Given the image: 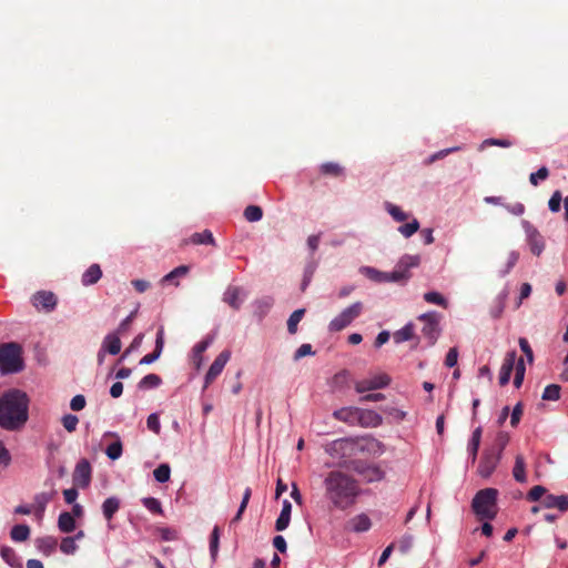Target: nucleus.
<instances>
[{
	"label": "nucleus",
	"mask_w": 568,
	"mask_h": 568,
	"mask_svg": "<svg viewBox=\"0 0 568 568\" xmlns=\"http://www.w3.org/2000/svg\"><path fill=\"white\" fill-rule=\"evenodd\" d=\"M323 487L326 499L339 510L354 506L362 494L358 481L338 469L331 470L324 476Z\"/></svg>",
	"instance_id": "f257e3e1"
},
{
	"label": "nucleus",
	"mask_w": 568,
	"mask_h": 568,
	"mask_svg": "<svg viewBox=\"0 0 568 568\" xmlns=\"http://www.w3.org/2000/svg\"><path fill=\"white\" fill-rule=\"evenodd\" d=\"M29 418V397L20 389H10L0 396V427L17 432L24 427Z\"/></svg>",
	"instance_id": "f03ea898"
},
{
	"label": "nucleus",
	"mask_w": 568,
	"mask_h": 568,
	"mask_svg": "<svg viewBox=\"0 0 568 568\" xmlns=\"http://www.w3.org/2000/svg\"><path fill=\"white\" fill-rule=\"evenodd\" d=\"M497 496L495 488H485L479 490L473 498L471 508L476 516L481 520H493L497 515Z\"/></svg>",
	"instance_id": "7ed1b4c3"
},
{
	"label": "nucleus",
	"mask_w": 568,
	"mask_h": 568,
	"mask_svg": "<svg viewBox=\"0 0 568 568\" xmlns=\"http://www.w3.org/2000/svg\"><path fill=\"white\" fill-rule=\"evenodd\" d=\"M21 346L17 343L0 345V373L2 375L19 373L23 369Z\"/></svg>",
	"instance_id": "20e7f679"
},
{
	"label": "nucleus",
	"mask_w": 568,
	"mask_h": 568,
	"mask_svg": "<svg viewBox=\"0 0 568 568\" xmlns=\"http://www.w3.org/2000/svg\"><path fill=\"white\" fill-rule=\"evenodd\" d=\"M364 305L362 302H355L345 307L328 324V331L332 333L341 332L349 326L362 313Z\"/></svg>",
	"instance_id": "39448f33"
},
{
	"label": "nucleus",
	"mask_w": 568,
	"mask_h": 568,
	"mask_svg": "<svg viewBox=\"0 0 568 568\" xmlns=\"http://www.w3.org/2000/svg\"><path fill=\"white\" fill-rule=\"evenodd\" d=\"M418 320L424 323V326L422 328V334L427 339L428 345L433 346L439 335H440V327H439V321L440 315L437 312H427L424 314H420L418 316Z\"/></svg>",
	"instance_id": "423d86ee"
},
{
	"label": "nucleus",
	"mask_w": 568,
	"mask_h": 568,
	"mask_svg": "<svg viewBox=\"0 0 568 568\" xmlns=\"http://www.w3.org/2000/svg\"><path fill=\"white\" fill-rule=\"evenodd\" d=\"M390 382L392 378L388 374L376 373L367 378L356 381L354 387L357 393L363 394L369 390L386 388L389 386Z\"/></svg>",
	"instance_id": "0eeeda50"
},
{
	"label": "nucleus",
	"mask_w": 568,
	"mask_h": 568,
	"mask_svg": "<svg viewBox=\"0 0 568 568\" xmlns=\"http://www.w3.org/2000/svg\"><path fill=\"white\" fill-rule=\"evenodd\" d=\"M504 445L499 448L486 449L478 465V474L483 478H488L496 469L500 462Z\"/></svg>",
	"instance_id": "6e6552de"
},
{
	"label": "nucleus",
	"mask_w": 568,
	"mask_h": 568,
	"mask_svg": "<svg viewBox=\"0 0 568 568\" xmlns=\"http://www.w3.org/2000/svg\"><path fill=\"white\" fill-rule=\"evenodd\" d=\"M231 358V352L225 349L221 352L217 357L214 359V362L211 364L207 373L204 377V388H207L215 379L216 377L223 372L225 365Z\"/></svg>",
	"instance_id": "1a4fd4ad"
},
{
	"label": "nucleus",
	"mask_w": 568,
	"mask_h": 568,
	"mask_svg": "<svg viewBox=\"0 0 568 568\" xmlns=\"http://www.w3.org/2000/svg\"><path fill=\"white\" fill-rule=\"evenodd\" d=\"M353 470L359 475L365 483H375L384 478V471L375 465L355 463Z\"/></svg>",
	"instance_id": "9d476101"
},
{
	"label": "nucleus",
	"mask_w": 568,
	"mask_h": 568,
	"mask_svg": "<svg viewBox=\"0 0 568 568\" xmlns=\"http://www.w3.org/2000/svg\"><path fill=\"white\" fill-rule=\"evenodd\" d=\"M523 227L527 235V241L530 246V251L535 255H540L545 248V243L542 236L539 234L537 229H535L528 221L521 222Z\"/></svg>",
	"instance_id": "9b49d317"
},
{
	"label": "nucleus",
	"mask_w": 568,
	"mask_h": 568,
	"mask_svg": "<svg viewBox=\"0 0 568 568\" xmlns=\"http://www.w3.org/2000/svg\"><path fill=\"white\" fill-rule=\"evenodd\" d=\"M55 494H57L55 490H51V491H42V493L34 495L32 508H33V515L39 523L42 521L47 506L53 499Z\"/></svg>",
	"instance_id": "f8f14e48"
},
{
	"label": "nucleus",
	"mask_w": 568,
	"mask_h": 568,
	"mask_svg": "<svg viewBox=\"0 0 568 568\" xmlns=\"http://www.w3.org/2000/svg\"><path fill=\"white\" fill-rule=\"evenodd\" d=\"M246 297V292L240 287L234 285H229L223 293V302L231 306L233 310H240L244 300Z\"/></svg>",
	"instance_id": "ddd939ff"
},
{
	"label": "nucleus",
	"mask_w": 568,
	"mask_h": 568,
	"mask_svg": "<svg viewBox=\"0 0 568 568\" xmlns=\"http://www.w3.org/2000/svg\"><path fill=\"white\" fill-rule=\"evenodd\" d=\"M91 465L87 459H81L73 471V481L79 487L85 488L91 481Z\"/></svg>",
	"instance_id": "4468645a"
},
{
	"label": "nucleus",
	"mask_w": 568,
	"mask_h": 568,
	"mask_svg": "<svg viewBox=\"0 0 568 568\" xmlns=\"http://www.w3.org/2000/svg\"><path fill=\"white\" fill-rule=\"evenodd\" d=\"M358 425L362 427H371L375 428L383 424V417L377 412L373 409H365L358 407Z\"/></svg>",
	"instance_id": "2eb2a0df"
},
{
	"label": "nucleus",
	"mask_w": 568,
	"mask_h": 568,
	"mask_svg": "<svg viewBox=\"0 0 568 568\" xmlns=\"http://www.w3.org/2000/svg\"><path fill=\"white\" fill-rule=\"evenodd\" d=\"M517 353L516 351H510L505 355L503 361L500 371H499V384L500 386H505L509 383L511 373L514 371V366L516 364Z\"/></svg>",
	"instance_id": "dca6fc26"
},
{
	"label": "nucleus",
	"mask_w": 568,
	"mask_h": 568,
	"mask_svg": "<svg viewBox=\"0 0 568 568\" xmlns=\"http://www.w3.org/2000/svg\"><path fill=\"white\" fill-rule=\"evenodd\" d=\"M212 343L213 336H206L193 346L192 362L195 369H200L202 367L204 361L203 353L211 346Z\"/></svg>",
	"instance_id": "f3484780"
},
{
	"label": "nucleus",
	"mask_w": 568,
	"mask_h": 568,
	"mask_svg": "<svg viewBox=\"0 0 568 568\" xmlns=\"http://www.w3.org/2000/svg\"><path fill=\"white\" fill-rule=\"evenodd\" d=\"M334 418L348 425H358V407H343L333 413Z\"/></svg>",
	"instance_id": "a211bd4d"
},
{
	"label": "nucleus",
	"mask_w": 568,
	"mask_h": 568,
	"mask_svg": "<svg viewBox=\"0 0 568 568\" xmlns=\"http://www.w3.org/2000/svg\"><path fill=\"white\" fill-rule=\"evenodd\" d=\"M545 508H558L560 511L568 510V495H546L541 501Z\"/></svg>",
	"instance_id": "6ab92c4d"
},
{
	"label": "nucleus",
	"mask_w": 568,
	"mask_h": 568,
	"mask_svg": "<svg viewBox=\"0 0 568 568\" xmlns=\"http://www.w3.org/2000/svg\"><path fill=\"white\" fill-rule=\"evenodd\" d=\"M291 513H292V504L290 500L284 499L282 503V509L280 516L275 521V530L283 531L285 530L291 521Z\"/></svg>",
	"instance_id": "aec40b11"
},
{
	"label": "nucleus",
	"mask_w": 568,
	"mask_h": 568,
	"mask_svg": "<svg viewBox=\"0 0 568 568\" xmlns=\"http://www.w3.org/2000/svg\"><path fill=\"white\" fill-rule=\"evenodd\" d=\"M33 304L37 307H42L44 310L51 311L57 305V298L53 293L42 291V292H38L33 296Z\"/></svg>",
	"instance_id": "412c9836"
},
{
	"label": "nucleus",
	"mask_w": 568,
	"mask_h": 568,
	"mask_svg": "<svg viewBox=\"0 0 568 568\" xmlns=\"http://www.w3.org/2000/svg\"><path fill=\"white\" fill-rule=\"evenodd\" d=\"M121 339L118 333L108 334L101 344L103 352H106L110 355H118L121 351Z\"/></svg>",
	"instance_id": "4be33fe9"
},
{
	"label": "nucleus",
	"mask_w": 568,
	"mask_h": 568,
	"mask_svg": "<svg viewBox=\"0 0 568 568\" xmlns=\"http://www.w3.org/2000/svg\"><path fill=\"white\" fill-rule=\"evenodd\" d=\"M273 306L272 297H263L254 301L253 303V314L258 320L262 321L270 312Z\"/></svg>",
	"instance_id": "5701e85b"
},
{
	"label": "nucleus",
	"mask_w": 568,
	"mask_h": 568,
	"mask_svg": "<svg viewBox=\"0 0 568 568\" xmlns=\"http://www.w3.org/2000/svg\"><path fill=\"white\" fill-rule=\"evenodd\" d=\"M372 527L371 518L366 514H358L349 520V529L355 532H365Z\"/></svg>",
	"instance_id": "b1692460"
},
{
	"label": "nucleus",
	"mask_w": 568,
	"mask_h": 568,
	"mask_svg": "<svg viewBox=\"0 0 568 568\" xmlns=\"http://www.w3.org/2000/svg\"><path fill=\"white\" fill-rule=\"evenodd\" d=\"M0 556L11 568H22V560L13 548L9 546H2L0 549Z\"/></svg>",
	"instance_id": "393cba45"
},
{
	"label": "nucleus",
	"mask_w": 568,
	"mask_h": 568,
	"mask_svg": "<svg viewBox=\"0 0 568 568\" xmlns=\"http://www.w3.org/2000/svg\"><path fill=\"white\" fill-rule=\"evenodd\" d=\"M58 528L63 534L73 532L77 528L74 516L68 511H63L58 517Z\"/></svg>",
	"instance_id": "a878e982"
},
{
	"label": "nucleus",
	"mask_w": 568,
	"mask_h": 568,
	"mask_svg": "<svg viewBox=\"0 0 568 568\" xmlns=\"http://www.w3.org/2000/svg\"><path fill=\"white\" fill-rule=\"evenodd\" d=\"M57 545V539L52 536H44L36 539L37 549L45 556H50L54 552Z\"/></svg>",
	"instance_id": "bb28decb"
},
{
	"label": "nucleus",
	"mask_w": 568,
	"mask_h": 568,
	"mask_svg": "<svg viewBox=\"0 0 568 568\" xmlns=\"http://www.w3.org/2000/svg\"><path fill=\"white\" fill-rule=\"evenodd\" d=\"M420 264L419 255L404 254L397 262V267L405 274H410L409 270Z\"/></svg>",
	"instance_id": "cd10ccee"
},
{
	"label": "nucleus",
	"mask_w": 568,
	"mask_h": 568,
	"mask_svg": "<svg viewBox=\"0 0 568 568\" xmlns=\"http://www.w3.org/2000/svg\"><path fill=\"white\" fill-rule=\"evenodd\" d=\"M102 276V271L99 264H92L83 274L81 282L84 286L95 284Z\"/></svg>",
	"instance_id": "c85d7f7f"
},
{
	"label": "nucleus",
	"mask_w": 568,
	"mask_h": 568,
	"mask_svg": "<svg viewBox=\"0 0 568 568\" xmlns=\"http://www.w3.org/2000/svg\"><path fill=\"white\" fill-rule=\"evenodd\" d=\"M347 444L348 440L346 438L333 440L325 446V452L326 454L335 458L343 457Z\"/></svg>",
	"instance_id": "c756f323"
},
{
	"label": "nucleus",
	"mask_w": 568,
	"mask_h": 568,
	"mask_svg": "<svg viewBox=\"0 0 568 568\" xmlns=\"http://www.w3.org/2000/svg\"><path fill=\"white\" fill-rule=\"evenodd\" d=\"M415 336V327L412 322L407 323L400 329L394 333V342L396 344H402L404 342L413 339Z\"/></svg>",
	"instance_id": "7c9ffc66"
},
{
	"label": "nucleus",
	"mask_w": 568,
	"mask_h": 568,
	"mask_svg": "<svg viewBox=\"0 0 568 568\" xmlns=\"http://www.w3.org/2000/svg\"><path fill=\"white\" fill-rule=\"evenodd\" d=\"M110 435L115 437V440L106 446L105 455L111 460H116V459H119L122 456V453H123L122 442H121V439H120L118 434L110 433Z\"/></svg>",
	"instance_id": "2f4dec72"
},
{
	"label": "nucleus",
	"mask_w": 568,
	"mask_h": 568,
	"mask_svg": "<svg viewBox=\"0 0 568 568\" xmlns=\"http://www.w3.org/2000/svg\"><path fill=\"white\" fill-rule=\"evenodd\" d=\"M480 438H481V428L477 427L469 439L467 452L473 463H475L480 445Z\"/></svg>",
	"instance_id": "473e14b6"
},
{
	"label": "nucleus",
	"mask_w": 568,
	"mask_h": 568,
	"mask_svg": "<svg viewBox=\"0 0 568 568\" xmlns=\"http://www.w3.org/2000/svg\"><path fill=\"white\" fill-rule=\"evenodd\" d=\"M120 508V500L118 497L112 496L106 498L102 504V514L106 520H111L114 514Z\"/></svg>",
	"instance_id": "72a5a7b5"
},
{
	"label": "nucleus",
	"mask_w": 568,
	"mask_h": 568,
	"mask_svg": "<svg viewBox=\"0 0 568 568\" xmlns=\"http://www.w3.org/2000/svg\"><path fill=\"white\" fill-rule=\"evenodd\" d=\"M513 476H514L515 480L518 483L523 484V483L527 481L526 463H525V458L521 455H517L515 458Z\"/></svg>",
	"instance_id": "f704fd0d"
},
{
	"label": "nucleus",
	"mask_w": 568,
	"mask_h": 568,
	"mask_svg": "<svg viewBox=\"0 0 568 568\" xmlns=\"http://www.w3.org/2000/svg\"><path fill=\"white\" fill-rule=\"evenodd\" d=\"M30 537V528L28 525L19 524L14 525L10 530V538L16 542H22L28 540Z\"/></svg>",
	"instance_id": "c9c22d12"
},
{
	"label": "nucleus",
	"mask_w": 568,
	"mask_h": 568,
	"mask_svg": "<svg viewBox=\"0 0 568 568\" xmlns=\"http://www.w3.org/2000/svg\"><path fill=\"white\" fill-rule=\"evenodd\" d=\"M359 272L373 282L386 283V272L378 271L372 266H362Z\"/></svg>",
	"instance_id": "e433bc0d"
},
{
	"label": "nucleus",
	"mask_w": 568,
	"mask_h": 568,
	"mask_svg": "<svg viewBox=\"0 0 568 568\" xmlns=\"http://www.w3.org/2000/svg\"><path fill=\"white\" fill-rule=\"evenodd\" d=\"M304 314L305 310L298 308L290 315L287 320V331L290 334H295L297 332V325L302 321Z\"/></svg>",
	"instance_id": "4c0bfd02"
},
{
	"label": "nucleus",
	"mask_w": 568,
	"mask_h": 568,
	"mask_svg": "<svg viewBox=\"0 0 568 568\" xmlns=\"http://www.w3.org/2000/svg\"><path fill=\"white\" fill-rule=\"evenodd\" d=\"M220 528L215 526L211 532L210 537V555L213 561L216 560L220 547Z\"/></svg>",
	"instance_id": "58836bf2"
},
{
	"label": "nucleus",
	"mask_w": 568,
	"mask_h": 568,
	"mask_svg": "<svg viewBox=\"0 0 568 568\" xmlns=\"http://www.w3.org/2000/svg\"><path fill=\"white\" fill-rule=\"evenodd\" d=\"M154 479L158 483L164 484L170 480L171 477V468L169 464L159 465L153 471Z\"/></svg>",
	"instance_id": "ea45409f"
},
{
	"label": "nucleus",
	"mask_w": 568,
	"mask_h": 568,
	"mask_svg": "<svg viewBox=\"0 0 568 568\" xmlns=\"http://www.w3.org/2000/svg\"><path fill=\"white\" fill-rule=\"evenodd\" d=\"M385 210L397 222H404L408 219V214L405 213L398 205L393 203L386 202Z\"/></svg>",
	"instance_id": "a19ab883"
},
{
	"label": "nucleus",
	"mask_w": 568,
	"mask_h": 568,
	"mask_svg": "<svg viewBox=\"0 0 568 568\" xmlns=\"http://www.w3.org/2000/svg\"><path fill=\"white\" fill-rule=\"evenodd\" d=\"M189 266L180 265L169 272L166 275L162 277V283H173L174 280L185 276L189 273Z\"/></svg>",
	"instance_id": "79ce46f5"
},
{
	"label": "nucleus",
	"mask_w": 568,
	"mask_h": 568,
	"mask_svg": "<svg viewBox=\"0 0 568 568\" xmlns=\"http://www.w3.org/2000/svg\"><path fill=\"white\" fill-rule=\"evenodd\" d=\"M424 300L429 304L439 305L444 308L448 307L447 300L438 292L432 291L424 294Z\"/></svg>",
	"instance_id": "37998d69"
},
{
	"label": "nucleus",
	"mask_w": 568,
	"mask_h": 568,
	"mask_svg": "<svg viewBox=\"0 0 568 568\" xmlns=\"http://www.w3.org/2000/svg\"><path fill=\"white\" fill-rule=\"evenodd\" d=\"M60 551L64 555H74L78 551V545L74 541V538L70 536L62 538L59 545Z\"/></svg>",
	"instance_id": "c03bdc74"
},
{
	"label": "nucleus",
	"mask_w": 568,
	"mask_h": 568,
	"mask_svg": "<svg viewBox=\"0 0 568 568\" xmlns=\"http://www.w3.org/2000/svg\"><path fill=\"white\" fill-rule=\"evenodd\" d=\"M161 384V377L156 374H148L139 382V388H155Z\"/></svg>",
	"instance_id": "a18cd8bd"
},
{
	"label": "nucleus",
	"mask_w": 568,
	"mask_h": 568,
	"mask_svg": "<svg viewBox=\"0 0 568 568\" xmlns=\"http://www.w3.org/2000/svg\"><path fill=\"white\" fill-rule=\"evenodd\" d=\"M515 369V378H514V386L516 388H519L523 385L524 378H525V363L523 358L516 359V364L514 366Z\"/></svg>",
	"instance_id": "49530a36"
},
{
	"label": "nucleus",
	"mask_w": 568,
	"mask_h": 568,
	"mask_svg": "<svg viewBox=\"0 0 568 568\" xmlns=\"http://www.w3.org/2000/svg\"><path fill=\"white\" fill-rule=\"evenodd\" d=\"M419 222L416 219H413L410 222L400 225L398 227V232L405 237L409 239L419 230Z\"/></svg>",
	"instance_id": "de8ad7c7"
},
{
	"label": "nucleus",
	"mask_w": 568,
	"mask_h": 568,
	"mask_svg": "<svg viewBox=\"0 0 568 568\" xmlns=\"http://www.w3.org/2000/svg\"><path fill=\"white\" fill-rule=\"evenodd\" d=\"M410 276H412V274L403 273L402 270H399L396 265L392 272H386V283H388V282H394V283L407 282L410 278Z\"/></svg>",
	"instance_id": "09e8293b"
},
{
	"label": "nucleus",
	"mask_w": 568,
	"mask_h": 568,
	"mask_svg": "<svg viewBox=\"0 0 568 568\" xmlns=\"http://www.w3.org/2000/svg\"><path fill=\"white\" fill-rule=\"evenodd\" d=\"M142 505L152 514H162V505L161 501L154 497H144L142 498Z\"/></svg>",
	"instance_id": "8fccbe9b"
},
{
	"label": "nucleus",
	"mask_w": 568,
	"mask_h": 568,
	"mask_svg": "<svg viewBox=\"0 0 568 568\" xmlns=\"http://www.w3.org/2000/svg\"><path fill=\"white\" fill-rule=\"evenodd\" d=\"M560 386L557 384L547 385L544 389L541 398L544 400H558L560 397Z\"/></svg>",
	"instance_id": "3c124183"
},
{
	"label": "nucleus",
	"mask_w": 568,
	"mask_h": 568,
	"mask_svg": "<svg viewBox=\"0 0 568 568\" xmlns=\"http://www.w3.org/2000/svg\"><path fill=\"white\" fill-rule=\"evenodd\" d=\"M316 271V263L315 262H310L307 263V265L305 266L304 268V274H303V281H302V284H301V290L304 292L307 286L310 285L312 278H313V275Z\"/></svg>",
	"instance_id": "603ef678"
},
{
	"label": "nucleus",
	"mask_w": 568,
	"mask_h": 568,
	"mask_svg": "<svg viewBox=\"0 0 568 568\" xmlns=\"http://www.w3.org/2000/svg\"><path fill=\"white\" fill-rule=\"evenodd\" d=\"M262 216H263V211L257 205H248L244 210V217L248 222H258L262 219Z\"/></svg>",
	"instance_id": "864d4df0"
},
{
	"label": "nucleus",
	"mask_w": 568,
	"mask_h": 568,
	"mask_svg": "<svg viewBox=\"0 0 568 568\" xmlns=\"http://www.w3.org/2000/svg\"><path fill=\"white\" fill-rule=\"evenodd\" d=\"M191 241L194 244H214L213 234L207 230L201 233H194L191 237Z\"/></svg>",
	"instance_id": "5fc2aeb1"
},
{
	"label": "nucleus",
	"mask_w": 568,
	"mask_h": 568,
	"mask_svg": "<svg viewBox=\"0 0 568 568\" xmlns=\"http://www.w3.org/2000/svg\"><path fill=\"white\" fill-rule=\"evenodd\" d=\"M61 423L67 432L73 433L78 427L79 418L73 414H65L62 416Z\"/></svg>",
	"instance_id": "6e6d98bb"
},
{
	"label": "nucleus",
	"mask_w": 568,
	"mask_h": 568,
	"mask_svg": "<svg viewBox=\"0 0 568 568\" xmlns=\"http://www.w3.org/2000/svg\"><path fill=\"white\" fill-rule=\"evenodd\" d=\"M321 172L324 174L338 176L343 174V168L337 163L327 162L321 165Z\"/></svg>",
	"instance_id": "4d7b16f0"
},
{
	"label": "nucleus",
	"mask_w": 568,
	"mask_h": 568,
	"mask_svg": "<svg viewBox=\"0 0 568 568\" xmlns=\"http://www.w3.org/2000/svg\"><path fill=\"white\" fill-rule=\"evenodd\" d=\"M549 176V170L546 166H541L536 172H532L529 176V181L534 186H537L540 181H545Z\"/></svg>",
	"instance_id": "13d9d810"
},
{
	"label": "nucleus",
	"mask_w": 568,
	"mask_h": 568,
	"mask_svg": "<svg viewBox=\"0 0 568 568\" xmlns=\"http://www.w3.org/2000/svg\"><path fill=\"white\" fill-rule=\"evenodd\" d=\"M513 145V142L508 139H495V138H490V139H486L481 145H480V150L484 149L485 146H500V148H509Z\"/></svg>",
	"instance_id": "bf43d9fd"
},
{
	"label": "nucleus",
	"mask_w": 568,
	"mask_h": 568,
	"mask_svg": "<svg viewBox=\"0 0 568 568\" xmlns=\"http://www.w3.org/2000/svg\"><path fill=\"white\" fill-rule=\"evenodd\" d=\"M11 463V454L0 440V473L9 467Z\"/></svg>",
	"instance_id": "052dcab7"
},
{
	"label": "nucleus",
	"mask_w": 568,
	"mask_h": 568,
	"mask_svg": "<svg viewBox=\"0 0 568 568\" xmlns=\"http://www.w3.org/2000/svg\"><path fill=\"white\" fill-rule=\"evenodd\" d=\"M146 426L150 430H152L154 434H160L161 432V423L160 417L156 413H152L146 418Z\"/></svg>",
	"instance_id": "680f3d73"
},
{
	"label": "nucleus",
	"mask_w": 568,
	"mask_h": 568,
	"mask_svg": "<svg viewBox=\"0 0 568 568\" xmlns=\"http://www.w3.org/2000/svg\"><path fill=\"white\" fill-rule=\"evenodd\" d=\"M561 201H562L561 192L555 191L548 201L549 210L554 213L559 212L560 206H561Z\"/></svg>",
	"instance_id": "e2e57ef3"
},
{
	"label": "nucleus",
	"mask_w": 568,
	"mask_h": 568,
	"mask_svg": "<svg viewBox=\"0 0 568 568\" xmlns=\"http://www.w3.org/2000/svg\"><path fill=\"white\" fill-rule=\"evenodd\" d=\"M414 542V537L412 535H404L398 540V550L403 554H406L410 550Z\"/></svg>",
	"instance_id": "0e129e2a"
},
{
	"label": "nucleus",
	"mask_w": 568,
	"mask_h": 568,
	"mask_svg": "<svg viewBox=\"0 0 568 568\" xmlns=\"http://www.w3.org/2000/svg\"><path fill=\"white\" fill-rule=\"evenodd\" d=\"M545 493L546 488L544 486H534L527 494V499L529 501H537L545 495Z\"/></svg>",
	"instance_id": "69168bd1"
},
{
	"label": "nucleus",
	"mask_w": 568,
	"mask_h": 568,
	"mask_svg": "<svg viewBox=\"0 0 568 568\" xmlns=\"http://www.w3.org/2000/svg\"><path fill=\"white\" fill-rule=\"evenodd\" d=\"M85 404H87L85 397L81 394H78L74 397H72V399L70 402V408L72 410L79 412L85 407Z\"/></svg>",
	"instance_id": "338daca9"
},
{
	"label": "nucleus",
	"mask_w": 568,
	"mask_h": 568,
	"mask_svg": "<svg viewBox=\"0 0 568 568\" xmlns=\"http://www.w3.org/2000/svg\"><path fill=\"white\" fill-rule=\"evenodd\" d=\"M458 362V349L456 347H452L446 354L445 365L449 368L457 365Z\"/></svg>",
	"instance_id": "774afa93"
}]
</instances>
